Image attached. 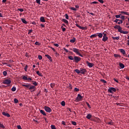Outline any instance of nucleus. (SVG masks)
Segmentation results:
<instances>
[{
  "label": "nucleus",
  "mask_w": 129,
  "mask_h": 129,
  "mask_svg": "<svg viewBox=\"0 0 129 129\" xmlns=\"http://www.w3.org/2000/svg\"><path fill=\"white\" fill-rule=\"evenodd\" d=\"M97 34V36L99 38H102V36H103V34H102V33H98Z\"/></svg>",
  "instance_id": "2eb2a0df"
},
{
  "label": "nucleus",
  "mask_w": 129,
  "mask_h": 129,
  "mask_svg": "<svg viewBox=\"0 0 129 129\" xmlns=\"http://www.w3.org/2000/svg\"><path fill=\"white\" fill-rule=\"evenodd\" d=\"M2 114H3V115H5V116H7V117H10V116H11L10 114L6 112H3Z\"/></svg>",
  "instance_id": "9b49d317"
},
{
  "label": "nucleus",
  "mask_w": 129,
  "mask_h": 129,
  "mask_svg": "<svg viewBox=\"0 0 129 129\" xmlns=\"http://www.w3.org/2000/svg\"><path fill=\"white\" fill-rule=\"evenodd\" d=\"M114 56L115 58H119V57H120V55H119V54H114Z\"/></svg>",
  "instance_id": "cd10ccee"
},
{
  "label": "nucleus",
  "mask_w": 129,
  "mask_h": 129,
  "mask_svg": "<svg viewBox=\"0 0 129 129\" xmlns=\"http://www.w3.org/2000/svg\"><path fill=\"white\" fill-rule=\"evenodd\" d=\"M114 81L115 82H117V83H118V81L117 80H116V79H114Z\"/></svg>",
  "instance_id": "69168bd1"
},
{
  "label": "nucleus",
  "mask_w": 129,
  "mask_h": 129,
  "mask_svg": "<svg viewBox=\"0 0 129 129\" xmlns=\"http://www.w3.org/2000/svg\"><path fill=\"white\" fill-rule=\"evenodd\" d=\"M62 32H65L66 31V28L63 27L62 28Z\"/></svg>",
  "instance_id": "680f3d73"
},
{
  "label": "nucleus",
  "mask_w": 129,
  "mask_h": 129,
  "mask_svg": "<svg viewBox=\"0 0 129 129\" xmlns=\"http://www.w3.org/2000/svg\"><path fill=\"white\" fill-rule=\"evenodd\" d=\"M3 84H6V85H10V84L12 83V81L10 79H6L3 82Z\"/></svg>",
  "instance_id": "f03ea898"
},
{
  "label": "nucleus",
  "mask_w": 129,
  "mask_h": 129,
  "mask_svg": "<svg viewBox=\"0 0 129 129\" xmlns=\"http://www.w3.org/2000/svg\"><path fill=\"white\" fill-rule=\"evenodd\" d=\"M76 100L78 102H79V101H81V100H82V96L81 95L79 94L78 95Z\"/></svg>",
  "instance_id": "39448f33"
},
{
  "label": "nucleus",
  "mask_w": 129,
  "mask_h": 129,
  "mask_svg": "<svg viewBox=\"0 0 129 129\" xmlns=\"http://www.w3.org/2000/svg\"><path fill=\"white\" fill-rule=\"evenodd\" d=\"M40 113H42V114H43V115H46V113L45 112V111H44V110H40Z\"/></svg>",
  "instance_id": "412c9836"
},
{
  "label": "nucleus",
  "mask_w": 129,
  "mask_h": 129,
  "mask_svg": "<svg viewBox=\"0 0 129 129\" xmlns=\"http://www.w3.org/2000/svg\"><path fill=\"white\" fill-rule=\"evenodd\" d=\"M33 32L32 30H29L28 32V34H31Z\"/></svg>",
  "instance_id": "052dcab7"
},
{
  "label": "nucleus",
  "mask_w": 129,
  "mask_h": 129,
  "mask_svg": "<svg viewBox=\"0 0 129 129\" xmlns=\"http://www.w3.org/2000/svg\"><path fill=\"white\" fill-rule=\"evenodd\" d=\"M120 52L122 53V54H123V55H125V51L124 50H123V49H120Z\"/></svg>",
  "instance_id": "dca6fc26"
},
{
  "label": "nucleus",
  "mask_w": 129,
  "mask_h": 129,
  "mask_svg": "<svg viewBox=\"0 0 129 129\" xmlns=\"http://www.w3.org/2000/svg\"><path fill=\"white\" fill-rule=\"evenodd\" d=\"M44 109L46 112H51L52 111V109H51V108L48 107V106H44Z\"/></svg>",
  "instance_id": "423d86ee"
},
{
  "label": "nucleus",
  "mask_w": 129,
  "mask_h": 129,
  "mask_svg": "<svg viewBox=\"0 0 129 129\" xmlns=\"http://www.w3.org/2000/svg\"><path fill=\"white\" fill-rule=\"evenodd\" d=\"M14 102L15 103H18V102H19V100L17 98L14 99Z\"/></svg>",
  "instance_id": "c9c22d12"
},
{
  "label": "nucleus",
  "mask_w": 129,
  "mask_h": 129,
  "mask_svg": "<svg viewBox=\"0 0 129 129\" xmlns=\"http://www.w3.org/2000/svg\"><path fill=\"white\" fill-rule=\"evenodd\" d=\"M121 34H124L125 35H126L127 34H128V32L122 30V32H121Z\"/></svg>",
  "instance_id": "b1692460"
},
{
  "label": "nucleus",
  "mask_w": 129,
  "mask_h": 129,
  "mask_svg": "<svg viewBox=\"0 0 129 129\" xmlns=\"http://www.w3.org/2000/svg\"><path fill=\"white\" fill-rule=\"evenodd\" d=\"M119 66L121 69H123V68H124V64L123 63H120Z\"/></svg>",
  "instance_id": "4be33fe9"
},
{
  "label": "nucleus",
  "mask_w": 129,
  "mask_h": 129,
  "mask_svg": "<svg viewBox=\"0 0 129 129\" xmlns=\"http://www.w3.org/2000/svg\"><path fill=\"white\" fill-rule=\"evenodd\" d=\"M74 59L76 63H78V62H79L81 60V58H80L78 56H74Z\"/></svg>",
  "instance_id": "20e7f679"
},
{
  "label": "nucleus",
  "mask_w": 129,
  "mask_h": 129,
  "mask_svg": "<svg viewBox=\"0 0 129 129\" xmlns=\"http://www.w3.org/2000/svg\"><path fill=\"white\" fill-rule=\"evenodd\" d=\"M22 86H24V87H26V88H30V86H31V85L24 84V85H22Z\"/></svg>",
  "instance_id": "4468645a"
},
{
  "label": "nucleus",
  "mask_w": 129,
  "mask_h": 129,
  "mask_svg": "<svg viewBox=\"0 0 129 129\" xmlns=\"http://www.w3.org/2000/svg\"><path fill=\"white\" fill-rule=\"evenodd\" d=\"M33 84L34 85H35V86H37V85H38V84H37V82H34V83H33Z\"/></svg>",
  "instance_id": "13d9d810"
},
{
  "label": "nucleus",
  "mask_w": 129,
  "mask_h": 129,
  "mask_svg": "<svg viewBox=\"0 0 129 129\" xmlns=\"http://www.w3.org/2000/svg\"><path fill=\"white\" fill-rule=\"evenodd\" d=\"M36 74H37V75H38V76H41L42 77V76H43V75H42V73H40V71H38L36 72Z\"/></svg>",
  "instance_id": "f3484780"
},
{
  "label": "nucleus",
  "mask_w": 129,
  "mask_h": 129,
  "mask_svg": "<svg viewBox=\"0 0 129 129\" xmlns=\"http://www.w3.org/2000/svg\"><path fill=\"white\" fill-rule=\"evenodd\" d=\"M18 11H20V12H21L22 13V12H24V9H18Z\"/></svg>",
  "instance_id": "6e6d98bb"
},
{
  "label": "nucleus",
  "mask_w": 129,
  "mask_h": 129,
  "mask_svg": "<svg viewBox=\"0 0 129 129\" xmlns=\"http://www.w3.org/2000/svg\"><path fill=\"white\" fill-rule=\"evenodd\" d=\"M63 50L64 51H65V52H66V53H68L69 51L67 50V49L63 48Z\"/></svg>",
  "instance_id": "5fc2aeb1"
},
{
  "label": "nucleus",
  "mask_w": 129,
  "mask_h": 129,
  "mask_svg": "<svg viewBox=\"0 0 129 129\" xmlns=\"http://www.w3.org/2000/svg\"><path fill=\"white\" fill-rule=\"evenodd\" d=\"M61 104L62 106H65V105H66L65 101H61Z\"/></svg>",
  "instance_id": "473e14b6"
},
{
  "label": "nucleus",
  "mask_w": 129,
  "mask_h": 129,
  "mask_svg": "<svg viewBox=\"0 0 129 129\" xmlns=\"http://www.w3.org/2000/svg\"><path fill=\"white\" fill-rule=\"evenodd\" d=\"M50 87H51V88H54V87H55V84L54 83L50 84Z\"/></svg>",
  "instance_id": "72a5a7b5"
},
{
  "label": "nucleus",
  "mask_w": 129,
  "mask_h": 129,
  "mask_svg": "<svg viewBox=\"0 0 129 129\" xmlns=\"http://www.w3.org/2000/svg\"><path fill=\"white\" fill-rule=\"evenodd\" d=\"M61 123H62V124H63V125H66V123L65 121H62Z\"/></svg>",
  "instance_id": "4d7b16f0"
},
{
  "label": "nucleus",
  "mask_w": 129,
  "mask_h": 129,
  "mask_svg": "<svg viewBox=\"0 0 129 129\" xmlns=\"http://www.w3.org/2000/svg\"><path fill=\"white\" fill-rule=\"evenodd\" d=\"M101 82H102L103 83H106V81H105V80L103 79H101L100 80Z\"/></svg>",
  "instance_id": "58836bf2"
},
{
  "label": "nucleus",
  "mask_w": 129,
  "mask_h": 129,
  "mask_svg": "<svg viewBox=\"0 0 129 129\" xmlns=\"http://www.w3.org/2000/svg\"><path fill=\"white\" fill-rule=\"evenodd\" d=\"M40 22H41L42 23H45V22H46V21L45 20V18L44 17H40Z\"/></svg>",
  "instance_id": "f8f14e48"
},
{
  "label": "nucleus",
  "mask_w": 129,
  "mask_h": 129,
  "mask_svg": "<svg viewBox=\"0 0 129 129\" xmlns=\"http://www.w3.org/2000/svg\"><path fill=\"white\" fill-rule=\"evenodd\" d=\"M7 74H8V73L7 72V71L3 72L4 76H7Z\"/></svg>",
  "instance_id": "4c0bfd02"
},
{
  "label": "nucleus",
  "mask_w": 129,
  "mask_h": 129,
  "mask_svg": "<svg viewBox=\"0 0 129 129\" xmlns=\"http://www.w3.org/2000/svg\"><path fill=\"white\" fill-rule=\"evenodd\" d=\"M108 40V37L106 36V34H104V36H103L102 41L103 42H105L106 41H107Z\"/></svg>",
  "instance_id": "0eeeda50"
},
{
  "label": "nucleus",
  "mask_w": 129,
  "mask_h": 129,
  "mask_svg": "<svg viewBox=\"0 0 129 129\" xmlns=\"http://www.w3.org/2000/svg\"><path fill=\"white\" fill-rule=\"evenodd\" d=\"M121 16V14L117 15L115 16V18H116V19H118V18H120Z\"/></svg>",
  "instance_id": "e433bc0d"
},
{
  "label": "nucleus",
  "mask_w": 129,
  "mask_h": 129,
  "mask_svg": "<svg viewBox=\"0 0 129 129\" xmlns=\"http://www.w3.org/2000/svg\"><path fill=\"white\" fill-rule=\"evenodd\" d=\"M29 89H30V90H32V89H35V86H30Z\"/></svg>",
  "instance_id": "c85d7f7f"
},
{
  "label": "nucleus",
  "mask_w": 129,
  "mask_h": 129,
  "mask_svg": "<svg viewBox=\"0 0 129 129\" xmlns=\"http://www.w3.org/2000/svg\"><path fill=\"white\" fill-rule=\"evenodd\" d=\"M91 4H98V2L94 1V2H92Z\"/></svg>",
  "instance_id": "bf43d9fd"
},
{
  "label": "nucleus",
  "mask_w": 129,
  "mask_h": 129,
  "mask_svg": "<svg viewBox=\"0 0 129 129\" xmlns=\"http://www.w3.org/2000/svg\"><path fill=\"white\" fill-rule=\"evenodd\" d=\"M113 40H119V37H112Z\"/></svg>",
  "instance_id": "7c9ffc66"
},
{
  "label": "nucleus",
  "mask_w": 129,
  "mask_h": 129,
  "mask_svg": "<svg viewBox=\"0 0 129 129\" xmlns=\"http://www.w3.org/2000/svg\"><path fill=\"white\" fill-rule=\"evenodd\" d=\"M12 91H16V90H17V88H16V87H13V88L11 89Z\"/></svg>",
  "instance_id": "c756f323"
},
{
  "label": "nucleus",
  "mask_w": 129,
  "mask_h": 129,
  "mask_svg": "<svg viewBox=\"0 0 129 129\" xmlns=\"http://www.w3.org/2000/svg\"><path fill=\"white\" fill-rule=\"evenodd\" d=\"M118 32H119L120 33H122V28H121V27H120V26H119V28H118Z\"/></svg>",
  "instance_id": "a211bd4d"
},
{
  "label": "nucleus",
  "mask_w": 129,
  "mask_h": 129,
  "mask_svg": "<svg viewBox=\"0 0 129 129\" xmlns=\"http://www.w3.org/2000/svg\"><path fill=\"white\" fill-rule=\"evenodd\" d=\"M62 22H63V23H65V24H69V22H68V20H67L65 19H62Z\"/></svg>",
  "instance_id": "aec40b11"
},
{
  "label": "nucleus",
  "mask_w": 129,
  "mask_h": 129,
  "mask_svg": "<svg viewBox=\"0 0 129 129\" xmlns=\"http://www.w3.org/2000/svg\"><path fill=\"white\" fill-rule=\"evenodd\" d=\"M86 104L87 105V106H88V107L89 108H91V106H90V105L89 104V103H88V102L86 103Z\"/></svg>",
  "instance_id": "de8ad7c7"
},
{
  "label": "nucleus",
  "mask_w": 129,
  "mask_h": 129,
  "mask_svg": "<svg viewBox=\"0 0 129 129\" xmlns=\"http://www.w3.org/2000/svg\"><path fill=\"white\" fill-rule=\"evenodd\" d=\"M28 70V66L26 65L25 67V71H27Z\"/></svg>",
  "instance_id": "864d4df0"
},
{
  "label": "nucleus",
  "mask_w": 129,
  "mask_h": 129,
  "mask_svg": "<svg viewBox=\"0 0 129 129\" xmlns=\"http://www.w3.org/2000/svg\"><path fill=\"white\" fill-rule=\"evenodd\" d=\"M36 2L38 5H41V0H36Z\"/></svg>",
  "instance_id": "f704fd0d"
},
{
  "label": "nucleus",
  "mask_w": 129,
  "mask_h": 129,
  "mask_svg": "<svg viewBox=\"0 0 129 129\" xmlns=\"http://www.w3.org/2000/svg\"><path fill=\"white\" fill-rule=\"evenodd\" d=\"M97 37V33L92 34L90 36V38H96Z\"/></svg>",
  "instance_id": "ddd939ff"
},
{
  "label": "nucleus",
  "mask_w": 129,
  "mask_h": 129,
  "mask_svg": "<svg viewBox=\"0 0 129 129\" xmlns=\"http://www.w3.org/2000/svg\"><path fill=\"white\" fill-rule=\"evenodd\" d=\"M75 72H76V73H77L78 74H79L80 73H80V70H78V69H76V70H75Z\"/></svg>",
  "instance_id": "a878e982"
},
{
  "label": "nucleus",
  "mask_w": 129,
  "mask_h": 129,
  "mask_svg": "<svg viewBox=\"0 0 129 129\" xmlns=\"http://www.w3.org/2000/svg\"><path fill=\"white\" fill-rule=\"evenodd\" d=\"M80 73L82 74H85V72H86V70L85 69L80 68Z\"/></svg>",
  "instance_id": "6e6552de"
},
{
  "label": "nucleus",
  "mask_w": 129,
  "mask_h": 129,
  "mask_svg": "<svg viewBox=\"0 0 129 129\" xmlns=\"http://www.w3.org/2000/svg\"><path fill=\"white\" fill-rule=\"evenodd\" d=\"M91 116H92L91 114H89L87 115L86 117L88 118V119H90V118H91Z\"/></svg>",
  "instance_id": "5701e85b"
},
{
  "label": "nucleus",
  "mask_w": 129,
  "mask_h": 129,
  "mask_svg": "<svg viewBox=\"0 0 129 129\" xmlns=\"http://www.w3.org/2000/svg\"><path fill=\"white\" fill-rule=\"evenodd\" d=\"M121 14H123V15H125L126 16H129V14L128 12H122L121 11Z\"/></svg>",
  "instance_id": "6ab92c4d"
},
{
  "label": "nucleus",
  "mask_w": 129,
  "mask_h": 129,
  "mask_svg": "<svg viewBox=\"0 0 129 129\" xmlns=\"http://www.w3.org/2000/svg\"><path fill=\"white\" fill-rule=\"evenodd\" d=\"M108 91L110 93H113L114 92H115V91H116V89H115V88H109L108 89Z\"/></svg>",
  "instance_id": "7ed1b4c3"
},
{
  "label": "nucleus",
  "mask_w": 129,
  "mask_h": 129,
  "mask_svg": "<svg viewBox=\"0 0 129 129\" xmlns=\"http://www.w3.org/2000/svg\"><path fill=\"white\" fill-rule=\"evenodd\" d=\"M45 56L46 57V58H47V59H48V60H49V61H50L51 62L53 61V60L52 59V57L49 54H45Z\"/></svg>",
  "instance_id": "1a4fd4ad"
},
{
  "label": "nucleus",
  "mask_w": 129,
  "mask_h": 129,
  "mask_svg": "<svg viewBox=\"0 0 129 129\" xmlns=\"http://www.w3.org/2000/svg\"><path fill=\"white\" fill-rule=\"evenodd\" d=\"M17 127L18 129H22V127L21 126V125H18Z\"/></svg>",
  "instance_id": "338daca9"
},
{
  "label": "nucleus",
  "mask_w": 129,
  "mask_h": 129,
  "mask_svg": "<svg viewBox=\"0 0 129 129\" xmlns=\"http://www.w3.org/2000/svg\"><path fill=\"white\" fill-rule=\"evenodd\" d=\"M121 19L122 20H124V19H125L124 16H121Z\"/></svg>",
  "instance_id": "e2e57ef3"
},
{
  "label": "nucleus",
  "mask_w": 129,
  "mask_h": 129,
  "mask_svg": "<svg viewBox=\"0 0 129 129\" xmlns=\"http://www.w3.org/2000/svg\"><path fill=\"white\" fill-rule=\"evenodd\" d=\"M79 90V89L77 88H75V91H78Z\"/></svg>",
  "instance_id": "0e129e2a"
},
{
  "label": "nucleus",
  "mask_w": 129,
  "mask_h": 129,
  "mask_svg": "<svg viewBox=\"0 0 129 129\" xmlns=\"http://www.w3.org/2000/svg\"><path fill=\"white\" fill-rule=\"evenodd\" d=\"M35 45H37V46H40V45H41V43H39V42L36 41L35 42Z\"/></svg>",
  "instance_id": "79ce46f5"
},
{
  "label": "nucleus",
  "mask_w": 129,
  "mask_h": 129,
  "mask_svg": "<svg viewBox=\"0 0 129 129\" xmlns=\"http://www.w3.org/2000/svg\"><path fill=\"white\" fill-rule=\"evenodd\" d=\"M76 41V39L75 38H74L73 39H71L70 40L71 43H74Z\"/></svg>",
  "instance_id": "bb28decb"
},
{
  "label": "nucleus",
  "mask_w": 129,
  "mask_h": 129,
  "mask_svg": "<svg viewBox=\"0 0 129 129\" xmlns=\"http://www.w3.org/2000/svg\"><path fill=\"white\" fill-rule=\"evenodd\" d=\"M98 2H99V3H100V4H103V3H104L103 0H98Z\"/></svg>",
  "instance_id": "8fccbe9b"
},
{
  "label": "nucleus",
  "mask_w": 129,
  "mask_h": 129,
  "mask_svg": "<svg viewBox=\"0 0 129 129\" xmlns=\"http://www.w3.org/2000/svg\"><path fill=\"white\" fill-rule=\"evenodd\" d=\"M118 21H119V20L118 19H115V20L114 21L115 23H117V22H118Z\"/></svg>",
  "instance_id": "774afa93"
},
{
  "label": "nucleus",
  "mask_w": 129,
  "mask_h": 129,
  "mask_svg": "<svg viewBox=\"0 0 129 129\" xmlns=\"http://www.w3.org/2000/svg\"><path fill=\"white\" fill-rule=\"evenodd\" d=\"M87 64L88 66H89L90 68H92V67H93L94 66V64L91 62H89V61H87Z\"/></svg>",
  "instance_id": "9d476101"
},
{
  "label": "nucleus",
  "mask_w": 129,
  "mask_h": 129,
  "mask_svg": "<svg viewBox=\"0 0 129 129\" xmlns=\"http://www.w3.org/2000/svg\"><path fill=\"white\" fill-rule=\"evenodd\" d=\"M21 20H22V22L24 24H27L28 23V22H27V21H26L24 19H22Z\"/></svg>",
  "instance_id": "393cba45"
},
{
  "label": "nucleus",
  "mask_w": 129,
  "mask_h": 129,
  "mask_svg": "<svg viewBox=\"0 0 129 129\" xmlns=\"http://www.w3.org/2000/svg\"><path fill=\"white\" fill-rule=\"evenodd\" d=\"M72 123L73 124V125H76V122L75 121H72Z\"/></svg>",
  "instance_id": "09e8293b"
},
{
  "label": "nucleus",
  "mask_w": 129,
  "mask_h": 129,
  "mask_svg": "<svg viewBox=\"0 0 129 129\" xmlns=\"http://www.w3.org/2000/svg\"><path fill=\"white\" fill-rule=\"evenodd\" d=\"M70 50H72L74 53L80 56V57H83V55L80 53V50L77 49L76 48H73V49H70Z\"/></svg>",
  "instance_id": "f257e3e1"
},
{
  "label": "nucleus",
  "mask_w": 129,
  "mask_h": 129,
  "mask_svg": "<svg viewBox=\"0 0 129 129\" xmlns=\"http://www.w3.org/2000/svg\"><path fill=\"white\" fill-rule=\"evenodd\" d=\"M71 10H72V11H77V9L74 7H71Z\"/></svg>",
  "instance_id": "a19ab883"
},
{
  "label": "nucleus",
  "mask_w": 129,
  "mask_h": 129,
  "mask_svg": "<svg viewBox=\"0 0 129 129\" xmlns=\"http://www.w3.org/2000/svg\"><path fill=\"white\" fill-rule=\"evenodd\" d=\"M65 16H66V19H67V20H69V16H68V14H66Z\"/></svg>",
  "instance_id": "37998d69"
},
{
  "label": "nucleus",
  "mask_w": 129,
  "mask_h": 129,
  "mask_svg": "<svg viewBox=\"0 0 129 129\" xmlns=\"http://www.w3.org/2000/svg\"><path fill=\"white\" fill-rule=\"evenodd\" d=\"M23 79H24V80H27L28 79V78L27 77V76H24L23 77Z\"/></svg>",
  "instance_id": "49530a36"
},
{
  "label": "nucleus",
  "mask_w": 129,
  "mask_h": 129,
  "mask_svg": "<svg viewBox=\"0 0 129 129\" xmlns=\"http://www.w3.org/2000/svg\"><path fill=\"white\" fill-rule=\"evenodd\" d=\"M0 127H2L3 128H5V125L4 124H1Z\"/></svg>",
  "instance_id": "603ef678"
},
{
  "label": "nucleus",
  "mask_w": 129,
  "mask_h": 129,
  "mask_svg": "<svg viewBox=\"0 0 129 129\" xmlns=\"http://www.w3.org/2000/svg\"><path fill=\"white\" fill-rule=\"evenodd\" d=\"M68 58L70 59V60H74V58L72 56H69Z\"/></svg>",
  "instance_id": "2f4dec72"
},
{
  "label": "nucleus",
  "mask_w": 129,
  "mask_h": 129,
  "mask_svg": "<svg viewBox=\"0 0 129 129\" xmlns=\"http://www.w3.org/2000/svg\"><path fill=\"white\" fill-rule=\"evenodd\" d=\"M38 59L39 60H42V56L41 55H38Z\"/></svg>",
  "instance_id": "3c124183"
},
{
  "label": "nucleus",
  "mask_w": 129,
  "mask_h": 129,
  "mask_svg": "<svg viewBox=\"0 0 129 129\" xmlns=\"http://www.w3.org/2000/svg\"><path fill=\"white\" fill-rule=\"evenodd\" d=\"M120 26L119 25H116L114 27V29H118V28L120 27Z\"/></svg>",
  "instance_id": "c03bdc74"
},
{
  "label": "nucleus",
  "mask_w": 129,
  "mask_h": 129,
  "mask_svg": "<svg viewBox=\"0 0 129 129\" xmlns=\"http://www.w3.org/2000/svg\"><path fill=\"white\" fill-rule=\"evenodd\" d=\"M51 129H56V127H55V125H51Z\"/></svg>",
  "instance_id": "ea45409f"
},
{
  "label": "nucleus",
  "mask_w": 129,
  "mask_h": 129,
  "mask_svg": "<svg viewBox=\"0 0 129 129\" xmlns=\"http://www.w3.org/2000/svg\"><path fill=\"white\" fill-rule=\"evenodd\" d=\"M123 21L122 20H119V22H118V25H120V24H122Z\"/></svg>",
  "instance_id": "a18cd8bd"
}]
</instances>
